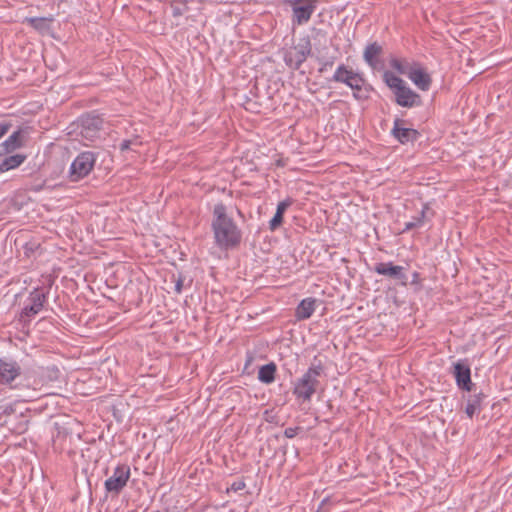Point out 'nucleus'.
Segmentation results:
<instances>
[{"instance_id":"obj_1","label":"nucleus","mask_w":512,"mask_h":512,"mask_svg":"<svg viewBox=\"0 0 512 512\" xmlns=\"http://www.w3.org/2000/svg\"><path fill=\"white\" fill-rule=\"evenodd\" d=\"M211 230L214 244L222 251L237 248L242 241V231L235 220L228 215L227 207L222 202L214 205Z\"/></svg>"},{"instance_id":"obj_2","label":"nucleus","mask_w":512,"mask_h":512,"mask_svg":"<svg viewBox=\"0 0 512 512\" xmlns=\"http://www.w3.org/2000/svg\"><path fill=\"white\" fill-rule=\"evenodd\" d=\"M322 372L323 366L320 362L318 364H312L302 377L295 382L293 394L298 399L310 401L320 384L318 378Z\"/></svg>"},{"instance_id":"obj_3","label":"nucleus","mask_w":512,"mask_h":512,"mask_svg":"<svg viewBox=\"0 0 512 512\" xmlns=\"http://www.w3.org/2000/svg\"><path fill=\"white\" fill-rule=\"evenodd\" d=\"M97 154L92 151L80 153L71 163L68 178L71 182H77L90 174L93 170Z\"/></svg>"},{"instance_id":"obj_4","label":"nucleus","mask_w":512,"mask_h":512,"mask_svg":"<svg viewBox=\"0 0 512 512\" xmlns=\"http://www.w3.org/2000/svg\"><path fill=\"white\" fill-rule=\"evenodd\" d=\"M311 53L312 48L309 37L302 38L296 46L285 54L284 61L290 68L298 70Z\"/></svg>"},{"instance_id":"obj_5","label":"nucleus","mask_w":512,"mask_h":512,"mask_svg":"<svg viewBox=\"0 0 512 512\" xmlns=\"http://www.w3.org/2000/svg\"><path fill=\"white\" fill-rule=\"evenodd\" d=\"M130 467L127 464H119L113 471V474L104 482L105 490L118 496L127 485L130 478Z\"/></svg>"},{"instance_id":"obj_6","label":"nucleus","mask_w":512,"mask_h":512,"mask_svg":"<svg viewBox=\"0 0 512 512\" xmlns=\"http://www.w3.org/2000/svg\"><path fill=\"white\" fill-rule=\"evenodd\" d=\"M317 2L318 0H287L293 12V24L303 25L307 23L316 9Z\"/></svg>"},{"instance_id":"obj_7","label":"nucleus","mask_w":512,"mask_h":512,"mask_svg":"<svg viewBox=\"0 0 512 512\" xmlns=\"http://www.w3.org/2000/svg\"><path fill=\"white\" fill-rule=\"evenodd\" d=\"M103 126V119L98 115L87 114L79 119V134L83 139L95 141L100 137V131Z\"/></svg>"},{"instance_id":"obj_8","label":"nucleus","mask_w":512,"mask_h":512,"mask_svg":"<svg viewBox=\"0 0 512 512\" xmlns=\"http://www.w3.org/2000/svg\"><path fill=\"white\" fill-rule=\"evenodd\" d=\"M373 270L379 275L398 281L402 286L407 285L408 277L403 266L395 265L393 262H379L375 264Z\"/></svg>"},{"instance_id":"obj_9","label":"nucleus","mask_w":512,"mask_h":512,"mask_svg":"<svg viewBox=\"0 0 512 512\" xmlns=\"http://www.w3.org/2000/svg\"><path fill=\"white\" fill-rule=\"evenodd\" d=\"M29 304L26 305L20 315V320L23 322L38 314L47 300V293L41 291L39 288L34 289L29 295Z\"/></svg>"},{"instance_id":"obj_10","label":"nucleus","mask_w":512,"mask_h":512,"mask_svg":"<svg viewBox=\"0 0 512 512\" xmlns=\"http://www.w3.org/2000/svg\"><path fill=\"white\" fill-rule=\"evenodd\" d=\"M452 374L459 389L467 392L473 391L474 384L471 381V369L466 359L453 364Z\"/></svg>"},{"instance_id":"obj_11","label":"nucleus","mask_w":512,"mask_h":512,"mask_svg":"<svg viewBox=\"0 0 512 512\" xmlns=\"http://www.w3.org/2000/svg\"><path fill=\"white\" fill-rule=\"evenodd\" d=\"M334 82L344 83L352 90H359V85L364 84V78L352 69H348L344 64L337 67L332 79Z\"/></svg>"},{"instance_id":"obj_12","label":"nucleus","mask_w":512,"mask_h":512,"mask_svg":"<svg viewBox=\"0 0 512 512\" xmlns=\"http://www.w3.org/2000/svg\"><path fill=\"white\" fill-rule=\"evenodd\" d=\"M395 102L405 108L417 107L422 104L421 96L414 92L406 84L398 91H395Z\"/></svg>"},{"instance_id":"obj_13","label":"nucleus","mask_w":512,"mask_h":512,"mask_svg":"<svg viewBox=\"0 0 512 512\" xmlns=\"http://www.w3.org/2000/svg\"><path fill=\"white\" fill-rule=\"evenodd\" d=\"M404 121L396 118L392 128V135L401 143L406 144L409 142H415L420 137V133L412 128L403 127Z\"/></svg>"},{"instance_id":"obj_14","label":"nucleus","mask_w":512,"mask_h":512,"mask_svg":"<svg viewBox=\"0 0 512 512\" xmlns=\"http://www.w3.org/2000/svg\"><path fill=\"white\" fill-rule=\"evenodd\" d=\"M21 373V368L16 361L0 359V382L9 384Z\"/></svg>"},{"instance_id":"obj_15","label":"nucleus","mask_w":512,"mask_h":512,"mask_svg":"<svg viewBox=\"0 0 512 512\" xmlns=\"http://www.w3.org/2000/svg\"><path fill=\"white\" fill-rule=\"evenodd\" d=\"M408 78L421 90L427 91L431 85V77L419 63L409 73Z\"/></svg>"},{"instance_id":"obj_16","label":"nucleus","mask_w":512,"mask_h":512,"mask_svg":"<svg viewBox=\"0 0 512 512\" xmlns=\"http://www.w3.org/2000/svg\"><path fill=\"white\" fill-rule=\"evenodd\" d=\"M293 204L292 198H286L285 200L278 203L276 213L273 218L269 221L270 231H276L283 223L284 214L287 209Z\"/></svg>"},{"instance_id":"obj_17","label":"nucleus","mask_w":512,"mask_h":512,"mask_svg":"<svg viewBox=\"0 0 512 512\" xmlns=\"http://www.w3.org/2000/svg\"><path fill=\"white\" fill-rule=\"evenodd\" d=\"M24 145V134L22 129L14 131L3 143L2 147L6 153H11Z\"/></svg>"},{"instance_id":"obj_18","label":"nucleus","mask_w":512,"mask_h":512,"mask_svg":"<svg viewBox=\"0 0 512 512\" xmlns=\"http://www.w3.org/2000/svg\"><path fill=\"white\" fill-rule=\"evenodd\" d=\"M316 300L314 298H305L297 306L295 315L298 320H306L312 316L315 311Z\"/></svg>"},{"instance_id":"obj_19","label":"nucleus","mask_w":512,"mask_h":512,"mask_svg":"<svg viewBox=\"0 0 512 512\" xmlns=\"http://www.w3.org/2000/svg\"><path fill=\"white\" fill-rule=\"evenodd\" d=\"M382 52V46L377 42H373L366 46L363 53V58L369 66L375 67L378 63V57L382 54Z\"/></svg>"},{"instance_id":"obj_20","label":"nucleus","mask_w":512,"mask_h":512,"mask_svg":"<svg viewBox=\"0 0 512 512\" xmlns=\"http://www.w3.org/2000/svg\"><path fill=\"white\" fill-rule=\"evenodd\" d=\"M485 397V394L482 392L469 396L465 408V413L469 418H472L476 413L481 411L482 401Z\"/></svg>"},{"instance_id":"obj_21","label":"nucleus","mask_w":512,"mask_h":512,"mask_svg":"<svg viewBox=\"0 0 512 512\" xmlns=\"http://www.w3.org/2000/svg\"><path fill=\"white\" fill-rule=\"evenodd\" d=\"M277 366L274 362H270L259 368L258 380L264 384H271L275 380Z\"/></svg>"},{"instance_id":"obj_22","label":"nucleus","mask_w":512,"mask_h":512,"mask_svg":"<svg viewBox=\"0 0 512 512\" xmlns=\"http://www.w3.org/2000/svg\"><path fill=\"white\" fill-rule=\"evenodd\" d=\"M25 160H26V155H24V154H15V155L6 157L0 163V173L19 167Z\"/></svg>"},{"instance_id":"obj_23","label":"nucleus","mask_w":512,"mask_h":512,"mask_svg":"<svg viewBox=\"0 0 512 512\" xmlns=\"http://www.w3.org/2000/svg\"><path fill=\"white\" fill-rule=\"evenodd\" d=\"M416 65L417 63L409 62L406 59L392 58L390 60V66L393 69H395L399 74L406 75L407 77Z\"/></svg>"},{"instance_id":"obj_24","label":"nucleus","mask_w":512,"mask_h":512,"mask_svg":"<svg viewBox=\"0 0 512 512\" xmlns=\"http://www.w3.org/2000/svg\"><path fill=\"white\" fill-rule=\"evenodd\" d=\"M383 81L393 91V93L406 84L403 79L391 71H385L383 73Z\"/></svg>"},{"instance_id":"obj_25","label":"nucleus","mask_w":512,"mask_h":512,"mask_svg":"<svg viewBox=\"0 0 512 512\" xmlns=\"http://www.w3.org/2000/svg\"><path fill=\"white\" fill-rule=\"evenodd\" d=\"M170 8L173 17H180L188 10L186 3L182 0H172Z\"/></svg>"},{"instance_id":"obj_26","label":"nucleus","mask_w":512,"mask_h":512,"mask_svg":"<svg viewBox=\"0 0 512 512\" xmlns=\"http://www.w3.org/2000/svg\"><path fill=\"white\" fill-rule=\"evenodd\" d=\"M31 27L38 31H44L48 28V19L43 17L26 18Z\"/></svg>"},{"instance_id":"obj_27","label":"nucleus","mask_w":512,"mask_h":512,"mask_svg":"<svg viewBox=\"0 0 512 512\" xmlns=\"http://www.w3.org/2000/svg\"><path fill=\"white\" fill-rule=\"evenodd\" d=\"M427 207L425 206L422 210H421V213H420V216L419 217H416L413 221H410V222H407L405 223V228H404V231H409V230H412L416 227H420L422 224H423V219L425 217V211H426Z\"/></svg>"},{"instance_id":"obj_28","label":"nucleus","mask_w":512,"mask_h":512,"mask_svg":"<svg viewBox=\"0 0 512 512\" xmlns=\"http://www.w3.org/2000/svg\"><path fill=\"white\" fill-rule=\"evenodd\" d=\"M302 430L301 427L297 426V427H288L284 430V436L286 438H294L298 433L299 431Z\"/></svg>"},{"instance_id":"obj_29","label":"nucleus","mask_w":512,"mask_h":512,"mask_svg":"<svg viewBox=\"0 0 512 512\" xmlns=\"http://www.w3.org/2000/svg\"><path fill=\"white\" fill-rule=\"evenodd\" d=\"M363 85L364 84L359 85V90H353V96L358 100H364L368 98L367 92L363 90Z\"/></svg>"},{"instance_id":"obj_30","label":"nucleus","mask_w":512,"mask_h":512,"mask_svg":"<svg viewBox=\"0 0 512 512\" xmlns=\"http://www.w3.org/2000/svg\"><path fill=\"white\" fill-rule=\"evenodd\" d=\"M11 127L12 124L9 121L0 122V139L9 132Z\"/></svg>"},{"instance_id":"obj_31","label":"nucleus","mask_w":512,"mask_h":512,"mask_svg":"<svg viewBox=\"0 0 512 512\" xmlns=\"http://www.w3.org/2000/svg\"><path fill=\"white\" fill-rule=\"evenodd\" d=\"M312 33H313V38L314 39H323V40H326V37H327V32L323 29H318V28H313L312 29Z\"/></svg>"},{"instance_id":"obj_32","label":"nucleus","mask_w":512,"mask_h":512,"mask_svg":"<svg viewBox=\"0 0 512 512\" xmlns=\"http://www.w3.org/2000/svg\"><path fill=\"white\" fill-rule=\"evenodd\" d=\"M245 487H246L245 482L242 480H239V481H235L231 484L230 490L237 492V491L243 490Z\"/></svg>"},{"instance_id":"obj_33","label":"nucleus","mask_w":512,"mask_h":512,"mask_svg":"<svg viewBox=\"0 0 512 512\" xmlns=\"http://www.w3.org/2000/svg\"><path fill=\"white\" fill-rule=\"evenodd\" d=\"M332 66H333V61L332 60H327V61L322 63V66L319 68V72L323 73L324 71H326L328 68H330Z\"/></svg>"},{"instance_id":"obj_34","label":"nucleus","mask_w":512,"mask_h":512,"mask_svg":"<svg viewBox=\"0 0 512 512\" xmlns=\"http://www.w3.org/2000/svg\"><path fill=\"white\" fill-rule=\"evenodd\" d=\"M131 145H132V141L131 140H123L121 142V144H120V150L121 151L129 150Z\"/></svg>"},{"instance_id":"obj_35","label":"nucleus","mask_w":512,"mask_h":512,"mask_svg":"<svg viewBox=\"0 0 512 512\" xmlns=\"http://www.w3.org/2000/svg\"><path fill=\"white\" fill-rule=\"evenodd\" d=\"M182 288H183V279H182V277H179L175 283V292L180 294L182 292Z\"/></svg>"},{"instance_id":"obj_36","label":"nucleus","mask_w":512,"mask_h":512,"mask_svg":"<svg viewBox=\"0 0 512 512\" xmlns=\"http://www.w3.org/2000/svg\"><path fill=\"white\" fill-rule=\"evenodd\" d=\"M327 502H328V498L323 499L320 503L318 510L322 509L324 507V505H326Z\"/></svg>"},{"instance_id":"obj_37","label":"nucleus","mask_w":512,"mask_h":512,"mask_svg":"<svg viewBox=\"0 0 512 512\" xmlns=\"http://www.w3.org/2000/svg\"><path fill=\"white\" fill-rule=\"evenodd\" d=\"M252 360H253V357H252V356H249V357H248V359H247V362H246V366H247L248 364H250V363L252 362Z\"/></svg>"}]
</instances>
